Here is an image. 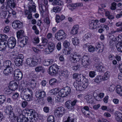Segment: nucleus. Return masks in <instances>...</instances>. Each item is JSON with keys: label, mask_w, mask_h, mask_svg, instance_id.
I'll use <instances>...</instances> for the list:
<instances>
[{"label": "nucleus", "mask_w": 122, "mask_h": 122, "mask_svg": "<svg viewBox=\"0 0 122 122\" xmlns=\"http://www.w3.org/2000/svg\"><path fill=\"white\" fill-rule=\"evenodd\" d=\"M53 5H62L63 4V2L60 0H54L52 3Z\"/></svg>", "instance_id": "nucleus-34"}, {"label": "nucleus", "mask_w": 122, "mask_h": 122, "mask_svg": "<svg viewBox=\"0 0 122 122\" xmlns=\"http://www.w3.org/2000/svg\"><path fill=\"white\" fill-rule=\"evenodd\" d=\"M47 121L48 122H54V117L52 115L49 116L48 118Z\"/></svg>", "instance_id": "nucleus-58"}, {"label": "nucleus", "mask_w": 122, "mask_h": 122, "mask_svg": "<svg viewBox=\"0 0 122 122\" xmlns=\"http://www.w3.org/2000/svg\"><path fill=\"white\" fill-rule=\"evenodd\" d=\"M69 9L71 10H73L76 8V6L74 4H69L67 6Z\"/></svg>", "instance_id": "nucleus-54"}, {"label": "nucleus", "mask_w": 122, "mask_h": 122, "mask_svg": "<svg viewBox=\"0 0 122 122\" xmlns=\"http://www.w3.org/2000/svg\"><path fill=\"white\" fill-rule=\"evenodd\" d=\"M83 85L81 86V91L82 90L85 89H86L88 85V83H82Z\"/></svg>", "instance_id": "nucleus-53"}, {"label": "nucleus", "mask_w": 122, "mask_h": 122, "mask_svg": "<svg viewBox=\"0 0 122 122\" xmlns=\"http://www.w3.org/2000/svg\"><path fill=\"white\" fill-rule=\"evenodd\" d=\"M26 112H25V115L27 116H30L32 115L33 117H34V114L35 113V111L32 109H30L28 108H26L25 109Z\"/></svg>", "instance_id": "nucleus-20"}, {"label": "nucleus", "mask_w": 122, "mask_h": 122, "mask_svg": "<svg viewBox=\"0 0 122 122\" xmlns=\"http://www.w3.org/2000/svg\"><path fill=\"white\" fill-rule=\"evenodd\" d=\"M6 1L10 8H14L15 7L16 4L14 0H6Z\"/></svg>", "instance_id": "nucleus-16"}, {"label": "nucleus", "mask_w": 122, "mask_h": 122, "mask_svg": "<svg viewBox=\"0 0 122 122\" xmlns=\"http://www.w3.org/2000/svg\"><path fill=\"white\" fill-rule=\"evenodd\" d=\"M4 65L6 67L12 68L14 65L9 60L5 61L4 62Z\"/></svg>", "instance_id": "nucleus-21"}, {"label": "nucleus", "mask_w": 122, "mask_h": 122, "mask_svg": "<svg viewBox=\"0 0 122 122\" xmlns=\"http://www.w3.org/2000/svg\"><path fill=\"white\" fill-rule=\"evenodd\" d=\"M23 61V60H22V59L16 58L15 61V65L18 66H19L21 65L23 63L22 61Z\"/></svg>", "instance_id": "nucleus-27"}, {"label": "nucleus", "mask_w": 122, "mask_h": 122, "mask_svg": "<svg viewBox=\"0 0 122 122\" xmlns=\"http://www.w3.org/2000/svg\"><path fill=\"white\" fill-rule=\"evenodd\" d=\"M22 73L20 69H17L14 71V78L16 80H21L22 78Z\"/></svg>", "instance_id": "nucleus-9"}, {"label": "nucleus", "mask_w": 122, "mask_h": 122, "mask_svg": "<svg viewBox=\"0 0 122 122\" xmlns=\"http://www.w3.org/2000/svg\"><path fill=\"white\" fill-rule=\"evenodd\" d=\"M21 96L22 98L25 101H29L32 100V97L30 96V95H23L22 93H21Z\"/></svg>", "instance_id": "nucleus-23"}, {"label": "nucleus", "mask_w": 122, "mask_h": 122, "mask_svg": "<svg viewBox=\"0 0 122 122\" xmlns=\"http://www.w3.org/2000/svg\"><path fill=\"white\" fill-rule=\"evenodd\" d=\"M38 59H33L31 58H28L27 59L25 63L28 65L30 66H33L36 65L38 62Z\"/></svg>", "instance_id": "nucleus-5"}, {"label": "nucleus", "mask_w": 122, "mask_h": 122, "mask_svg": "<svg viewBox=\"0 0 122 122\" xmlns=\"http://www.w3.org/2000/svg\"><path fill=\"white\" fill-rule=\"evenodd\" d=\"M60 8L58 6L54 7L53 9V11L55 12H59L60 11Z\"/></svg>", "instance_id": "nucleus-63"}, {"label": "nucleus", "mask_w": 122, "mask_h": 122, "mask_svg": "<svg viewBox=\"0 0 122 122\" xmlns=\"http://www.w3.org/2000/svg\"><path fill=\"white\" fill-rule=\"evenodd\" d=\"M8 38V36L5 35L0 34V40L1 41L0 42H1L6 41L7 39Z\"/></svg>", "instance_id": "nucleus-38"}, {"label": "nucleus", "mask_w": 122, "mask_h": 122, "mask_svg": "<svg viewBox=\"0 0 122 122\" xmlns=\"http://www.w3.org/2000/svg\"><path fill=\"white\" fill-rule=\"evenodd\" d=\"M61 96L58 94L55 97V100L57 102H59L61 101Z\"/></svg>", "instance_id": "nucleus-62"}, {"label": "nucleus", "mask_w": 122, "mask_h": 122, "mask_svg": "<svg viewBox=\"0 0 122 122\" xmlns=\"http://www.w3.org/2000/svg\"><path fill=\"white\" fill-rule=\"evenodd\" d=\"M117 4L115 2L112 3L110 7V9L112 10H115L116 8Z\"/></svg>", "instance_id": "nucleus-51"}, {"label": "nucleus", "mask_w": 122, "mask_h": 122, "mask_svg": "<svg viewBox=\"0 0 122 122\" xmlns=\"http://www.w3.org/2000/svg\"><path fill=\"white\" fill-rule=\"evenodd\" d=\"M116 120L118 122H122V114L116 112L115 113Z\"/></svg>", "instance_id": "nucleus-15"}, {"label": "nucleus", "mask_w": 122, "mask_h": 122, "mask_svg": "<svg viewBox=\"0 0 122 122\" xmlns=\"http://www.w3.org/2000/svg\"><path fill=\"white\" fill-rule=\"evenodd\" d=\"M29 11L32 12L33 11L34 12H35L36 11V6L35 5H29Z\"/></svg>", "instance_id": "nucleus-37"}, {"label": "nucleus", "mask_w": 122, "mask_h": 122, "mask_svg": "<svg viewBox=\"0 0 122 122\" xmlns=\"http://www.w3.org/2000/svg\"><path fill=\"white\" fill-rule=\"evenodd\" d=\"M64 108L62 107L57 108L54 112V115L57 117H61L62 116L64 111Z\"/></svg>", "instance_id": "nucleus-10"}, {"label": "nucleus", "mask_w": 122, "mask_h": 122, "mask_svg": "<svg viewBox=\"0 0 122 122\" xmlns=\"http://www.w3.org/2000/svg\"><path fill=\"white\" fill-rule=\"evenodd\" d=\"M53 62V60L52 59L45 60L43 61V63L44 65L47 66L51 64Z\"/></svg>", "instance_id": "nucleus-29"}, {"label": "nucleus", "mask_w": 122, "mask_h": 122, "mask_svg": "<svg viewBox=\"0 0 122 122\" xmlns=\"http://www.w3.org/2000/svg\"><path fill=\"white\" fill-rule=\"evenodd\" d=\"M71 92V89L70 87L67 86L60 90L58 94L61 97H64L67 96Z\"/></svg>", "instance_id": "nucleus-3"}, {"label": "nucleus", "mask_w": 122, "mask_h": 122, "mask_svg": "<svg viewBox=\"0 0 122 122\" xmlns=\"http://www.w3.org/2000/svg\"><path fill=\"white\" fill-rule=\"evenodd\" d=\"M21 93H22L23 95H31L32 96V92L30 89L27 88L24 89L22 91Z\"/></svg>", "instance_id": "nucleus-19"}, {"label": "nucleus", "mask_w": 122, "mask_h": 122, "mask_svg": "<svg viewBox=\"0 0 122 122\" xmlns=\"http://www.w3.org/2000/svg\"><path fill=\"white\" fill-rule=\"evenodd\" d=\"M63 45L64 47L66 48H67L70 46V43L69 42L66 41L64 42Z\"/></svg>", "instance_id": "nucleus-61"}, {"label": "nucleus", "mask_w": 122, "mask_h": 122, "mask_svg": "<svg viewBox=\"0 0 122 122\" xmlns=\"http://www.w3.org/2000/svg\"><path fill=\"white\" fill-rule=\"evenodd\" d=\"M72 51V49L70 48H68V50L64 49L63 51V53L65 55H69L71 53Z\"/></svg>", "instance_id": "nucleus-42"}, {"label": "nucleus", "mask_w": 122, "mask_h": 122, "mask_svg": "<svg viewBox=\"0 0 122 122\" xmlns=\"http://www.w3.org/2000/svg\"><path fill=\"white\" fill-rule=\"evenodd\" d=\"M5 98L4 96H0V104H2L5 100Z\"/></svg>", "instance_id": "nucleus-59"}, {"label": "nucleus", "mask_w": 122, "mask_h": 122, "mask_svg": "<svg viewBox=\"0 0 122 122\" xmlns=\"http://www.w3.org/2000/svg\"><path fill=\"white\" fill-rule=\"evenodd\" d=\"M66 34L64 31L62 30H61L55 34L56 39L59 41L63 40L66 38Z\"/></svg>", "instance_id": "nucleus-4"}, {"label": "nucleus", "mask_w": 122, "mask_h": 122, "mask_svg": "<svg viewBox=\"0 0 122 122\" xmlns=\"http://www.w3.org/2000/svg\"><path fill=\"white\" fill-rule=\"evenodd\" d=\"M33 118H30V120L29 122H36L37 120V119L34 117H33Z\"/></svg>", "instance_id": "nucleus-64"}, {"label": "nucleus", "mask_w": 122, "mask_h": 122, "mask_svg": "<svg viewBox=\"0 0 122 122\" xmlns=\"http://www.w3.org/2000/svg\"><path fill=\"white\" fill-rule=\"evenodd\" d=\"M85 98L88 103H92L93 102V99L92 96L90 95H87L85 97Z\"/></svg>", "instance_id": "nucleus-33"}, {"label": "nucleus", "mask_w": 122, "mask_h": 122, "mask_svg": "<svg viewBox=\"0 0 122 122\" xmlns=\"http://www.w3.org/2000/svg\"><path fill=\"white\" fill-rule=\"evenodd\" d=\"M72 42L74 45H77L79 43V39L76 37L73 38L72 39Z\"/></svg>", "instance_id": "nucleus-43"}, {"label": "nucleus", "mask_w": 122, "mask_h": 122, "mask_svg": "<svg viewBox=\"0 0 122 122\" xmlns=\"http://www.w3.org/2000/svg\"><path fill=\"white\" fill-rule=\"evenodd\" d=\"M116 47L118 51L122 52V41L118 43L116 45Z\"/></svg>", "instance_id": "nucleus-31"}, {"label": "nucleus", "mask_w": 122, "mask_h": 122, "mask_svg": "<svg viewBox=\"0 0 122 122\" xmlns=\"http://www.w3.org/2000/svg\"><path fill=\"white\" fill-rule=\"evenodd\" d=\"M57 82V80L55 78H52L49 81V84L51 86L54 85L55 83Z\"/></svg>", "instance_id": "nucleus-49"}, {"label": "nucleus", "mask_w": 122, "mask_h": 122, "mask_svg": "<svg viewBox=\"0 0 122 122\" xmlns=\"http://www.w3.org/2000/svg\"><path fill=\"white\" fill-rule=\"evenodd\" d=\"M26 120H27V117H25V116L23 114H20L17 120V122H24Z\"/></svg>", "instance_id": "nucleus-26"}, {"label": "nucleus", "mask_w": 122, "mask_h": 122, "mask_svg": "<svg viewBox=\"0 0 122 122\" xmlns=\"http://www.w3.org/2000/svg\"><path fill=\"white\" fill-rule=\"evenodd\" d=\"M24 32V31L21 30L17 32V36L18 39H22L23 36H23Z\"/></svg>", "instance_id": "nucleus-28"}, {"label": "nucleus", "mask_w": 122, "mask_h": 122, "mask_svg": "<svg viewBox=\"0 0 122 122\" xmlns=\"http://www.w3.org/2000/svg\"><path fill=\"white\" fill-rule=\"evenodd\" d=\"M55 45L54 43L52 42H49L48 44V48L50 51H53L54 50Z\"/></svg>", "instance_id": "nucleus-32"}, {"label": "nucleus", "mask_w": 122, "mask_h": 122, "mask_svg": "<svg viewBox=\"0 0 122 122\" xmlns=\"http://www.w3.org/2000/svg\"><path fill=\"white\" fill-rule=\"evenodd\" d=\"M81 82H79L76 81L74 82L73 84V85L74 87L76 88V90L79 91H81Z\"/></svg>", "instance_id": "nucleus-18"}, {"label": "nucleus", "mask_w": 122, "mask_h": 122, "mask_svg": "<svg viewBox=\"0 0 122 122\" xmlns=\"http://www.w3.org/2000/svg\"><path fill=\"white\" fill-rule=\"evenodd\" d=\"M4 91L5 93L7 94H9L12 93V89L9 88H5Z\"/></svg>", "instance_id": "nucleus-48"}, {"label": "nucleus", "mask_w": 122, "mask_h": 122, "mask_svg": "<svg viewBox=\"0 0 122 122\" xmlns=\"http://www.w3.org/2000/svg\"><path fill=\"white\" fill-rule=\"evenodd\" d=\"M61 76H63L65 77H67L68 76V72L67 70L62 71L61 72Z\"/></svg>", "instance_id": "nucleus-47"}, {"label": "nucleus", "mask_w": 122, "mask_h": 122, "mask_svg": "<svg viewBox=\"0 0 122 122\" xmlns=\"http://www.w3.org/2000/svg\"><path fill=\"white\" fill-rule=\"evenodd\" d=\"M81 64L84 67H86L91 62L88 57L87 56H84L81 59Z\"/></svg>", "instance_id": "nucleus-8"}, {"label": "nucleus", "mask_w": 122, "mask_h": 122, "mask_svg": "<svg viewBox=\"0 0 122 122\" xmlns=\"http://www.w3.org/2000/svg\"><path fill=\"white\" fill-rule=\"evenodd\" d=\"M79 29L78 25H75L73 27L71 31V34L73 35H75L78 32V30Z\"/></svg>", "instance_id": "nucleus-24"}, {"label": "nucleus", "mask_w": 122, "mask_h": 122, "mask_svg": "<svg viewBox=\"0 0 122 122\" xmlns=\"http://www.w3.org/2000/svg\"><path fill=\"white\" fill-rule=\"evenodd\" d=\"M95 67L96 68L97 70L100 72H103L105 70V67L100 64H97L95 65Z\"/></svg>", "instance_id": "nucleus-25"}, {"label": "nucleus", "mask_w": 122, "mask_h": 122, "mask_svg": "<svg viewBox=\"0 0 122 122\" xmlns=\"http://www.w3.org/2000/svg\"><path fill=\"white\" fill-rule=\"evenodd\" d=\"M36 81L34 79H32L31 81V84L32 86V87H33L36 86Z\"/></svg>", "instance_id": "nucleus-60"}, {"label": "nucleus", "mask_w": 122, "mask_h": 122, "mask_svg": "<svg viewBox=\"0 0 122 122\" xmlns=\"http://www.w3.org/2000/svg\"><path fill=\"white\" fill-rule=\"evenodd\" d=\"M74 119L71 118L70 115H66L64 117L63 121V122H74Z\"/></svg>", "instance_id": "nucleus-17"}, {"label": "nucleus", "mask_w": 122, "mask_h": 122, "mask_svg": "<svg viewBox=\"0 0 122 122\" xmlns=\"http://www.w3.org/2000/svg\"><path fill=\"white\" fill-rule=\"evenodd\" d=\"M81 56L77 54L76 52L71 54L70 58L71 62L73 63H76L77 62H80L81 61Z\"/></svg>", "instance_id": "nucleus-1"}, {"label": "nucleus", "mask_w": 122, "mask_h": 122, "mask_svg": "<svg viewBox=\"0 0 122 122\" xmlns=\"http://www.w3.org/2000/svg\"><path fill=\"white\" fill-rule=\"evenodd\" d=\"M12 97L14 99H17L19 97V94L17 92L14 93L13 94Z\"/></svg>", "instance_id": "nucleus-55"}, {"label": "nucleus", "mask_w": 122, "mask_h": 122, "mask_svg": "<svg viewBox=\"0 0 122 122\" xmlns=\"http://www.w3.org/2000/svg\"><path fill=\"white\" fill-rule=\"evenodd\" d=\"M18 82L15 81H11L10 83L9 87L14 90L16 89L18 87Z\"/></svg>", "instance_id": "nucleus-14"}, {"label": "nucleus", "mask_w": 122, "mask_h": 122, "mask_svg": "<svg viewBox=\"0 0 122 122\" xmlns=\"http://www.w3.org/2000/svg\"><path fill=\"white\" fill-rule=\"evenodd\" d=\"M19 39L20 43L23 45V46H24L27 43L28 37L26 36H25L22 37V39Z\"/></svg>", "instance_id": "nucleus-22"}, {"label": "nucleus", "mask_w": 122, "mask_h": 122, "mask_svg": "<svg viewBox=\"0 0 122 122\" xmlns=\"http://www.w3.org/2000/svg\"><path fill=\"white\" fill-rule=\"evenodd\" d=\"M31 13V12L29 11L28 10H25V15H28L27 18L29 19H30L32 18V14Z\"/></svg>", "instance_id": "nucleus-46"}, {"label": "nucleus", "mask_w": 122, "mask_h": 122, "mask_svg": "<svg viewBox=\"0 0 122 122\" xmlns=\"http://www.w3.org/2000/svg\"><path fill=\"white\" fill-rule=\"evenodd\" d=\"M109 72L108 71L106 72L105 73L103 76H102V80H105L109 78Z\"/></svg>", "instance_id": "nucleus-45"}, {"label": "nucleus", "mask_w": 122, "mask_h": 122, "mask_svg": "<svg viewBox=\"0 0 122 122\" xmlns=\"http://www.w3.org/2000/svg\"><path fill=\"white\" fill-rule=\"evenodd\" d=\"M22 23L18 20L14 21L12 24V25L13 28L17 29H18L22 27Z\"/></svg>", "instance_id": "nucleus-11"}, {"label": "nucleus", "mask_w": 122, "mask_h": 122, "mask_svg": "<svg viewBox=\"0 0 122 122\" xmlns=\"http://www.w3.org/2000/svg\"><path fill=\"white\" fill-rule=\"evenodd\" d=\"M13 109L11 106H7L6 107L5 113L8 114L10 112H13Z\"/></svg>", "instance_id": "nucleus-39"}, {"label": "nucleus", "mask_w": 122, "mask_h": 122, "mask_svg": "<svg viewBox=\"0 0 122 122\" xmlns=\"http://www.w3.org/2000/svg\"><path fill=\"white\" fill-rule=\"evenodd\" d=\"M16 43V40L15 38L12 37L9 39L6 44L9 48L12 49L15 46Z\"/></svg>", "instance_id": "nucleus-6"}, {"label": "nucleus", "mask_w": 122, "mask_h": 122, "mask_svg": "<svg viewBox=\"0 0 122 122\" xmlns=\"http://www.w3.org/2000/svg\"><path fill=\"white\" fill-rule=\"evenodd\" d=\"M90 109L87 106H84L81 109V111L82 114L84 115H86V114L87 112L89 111Z\"/></svg>", "instance_id": "nucleus-30"}, {"label": "nucleus", "mask_w": 122, "mask_h": 122, "mask_svg": "<svg viewBox=\"0 0 122 122\" xmlns=\"http://www.w3.org/2000/svg\"><path fill=\"white\" fill-rule=\"evenodd\" d=\"M96 48L98 50L97 51H98V53H100L102 52L104 49V46L101 43L100 44L99 43H97L96 44Z\"/></svg>", "instance_id": "nucleus-13"}, {"label": "nucleus", "mask_w": 122, "mask_h": 122, "mask_svg": "<svg viewBox=\"0 0 122 122\" xmlns=\"http://www.w3.org/2000/svg\"><path fill=\"white\" fill-rule=\"evenodd\" d=\"M35 70L36 72H39L42 71L43 73L45 71L44 68L41 66H39L36 67L35 69Z\"/></svg>", "instance_id": "nucleus-36"}, {"label": "nucleus", "mask_w": 122, "mask_h": 122, "mask_svg": "<svg viewBox=\"0 0 122 122\" xmlns=\"http://www.w3.org/2000/svg\"><path fill=\"white\" fill-rule=\"evenodd\" d=\"M46 95L45 92L43 91L39 90L36 92L35 95L37 98H41L45 97Z\"/></svg>", "instance_id": "nucleus-12"}, {"label": "nucleus", "mask_w": 122, "mask_h": 122, "mask_svg": "<svg viewBox=\"0 0 122 122\" xmlns=\"http://www.w3.org/2000/svg\"><path fill=\"white\" fill-rule=\"evenodd\" d=\"M59 67L56 64H54L51 66L48 70V73L50 75H55L57 72Z\"/></svg>", "instance_id": "nucleus-2"}, {"label": "nucleus", "mask_w": 122, "mask_h": 122, "mask_svg": "<svg viewBox=\"0 0 122 122\" xmlns=\"http://www.w3.org/2000/svg\"><path fill=\"white\" fill-rule=\"evenodd\" d=\"M88 49L90 52H93L95 51V47L91 45H90L88 47Z\"/></svg>", "instance_id": "nucleus-57"}, {"label": "nucleus", "mask_w": 122, "mask_h": 122, "mask_svg": "<svg viewBox=\"0 0 122 122\" xmlns=\"http://www.w3.org/2000/svg\"><path fill=\"white\" fill-rule=\"evenodd\" d=\"M5 42H0V51H3L5 49L6 46Z\"/></svg>", "instance_id": "nucleus-35"}, {"label": "nucleus", "mask_w": 122, "mask_h": 122, "mask_svg": "<svg viewBox=\"0 0 122 122\" xmlns=\"http://www.w3.org/2000/svg\"><path fill=\"white\" fill-rule=\"evenodd\" d=\"M41 6H40V9L41 13H43L46 9L45 6L42 4L41 5Z\"/></svg>", "instance_id": "nucleus-52"}, {"label": "nucleus", "mask_w": 122, "mask_h": 122, "mask_svg": "<svg viewBox=\"0 0 122 122\" xmlns=\"http://www.w3.org/2000/svg\"><path fill=\"white\" fill-rule=\"evenodd\" d=\"M6 69H5L4 71V73L5 75H7L10 73L12 71V68L6 67Z\"/></svg>", "instance_id": "nucleus-41"}, {"label": "nucleus", "mask_w": 122, "mask_h": 122, "mask_svg": "<svg viewBox=\"0 0 122 122\" xmlns=\"http://www.w3.org/2000/svg\"><path fill=\"white\" fill-rule=\"evenodd\" d=\"M97 23L96 22H94V21L92 22L89 25L90 28L91 29H96L97 27Z\"/></svg>", "instance_id": "nucleus-44"}, {"label": "nucleus", "mask_w": 122, "mask_h": 122, "mask_svg": "<svg viewBox=\"0 0 122 122\" xmlns=\"http://www.w3.org/2000/svg\"><path fill=\"white\" fill-rule=\"evenodd\" d=\"M121 90H122V87L119 85L117 86L116 90V92L119 94Z\"/></svg>", "instance_id": "nucleus-56"}, {"label": "nucleus", "mask_w": 122, "mask_h": 122, "mask_svg": "<svg viewBox=\"0 0 122 122\" xmlns=\"http://www.w3.org/2000/svg\"><path fill=\"white\" fill-rule=\"evenodd\" d=\"M84 77V76L81 74H79L78 77L76 78V81L79 82H81L82 80V79Z\"/></svg>", "instance_id": "nucleus-50"}, {"label": "nucleus", "mask_w": 122, "mask_h": 122, "mask_svg": "<svg viewBox=\"0 0 122 122\" xmlns=\"http://www.w3.org/2000/svg\"><path fill=\"white\" fill-rule=\"evenodd\" d=\"M102 80V76L100 75H98L95 78L94 81L97 83H98L101 82Z\"/></svg>", "instance_id": "nucleus-40"}, {"label": "nucleus", "mask_w": 122, "mask_h": 122, "mask_svg": "<svg viewBox=\"0 0 122 122\" xmlns=\"http://www.w3.org/2000/svg\"><path fill=\"white\" fill-rule=\"evenodd\" d=\"M78 102L77 100L75 99L73 101H68L65 103V106L66 107L70 110H72L74 108V106L75 105L76 103Z\"/></svg>", "instance_id": "nucleus-7"}]
</instances>
